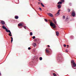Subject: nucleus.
<instances>
[{"label": "nucleus", "mask_w": 76, "mask_h": 76, "mask_svg": "<svg viewBox=\"0 0 76 76\" xmlns=\"http://www.w3.org/2000/svg\"><path fill=\"white\" fill-rule=\"evenodd\" d=\"M50 26H52V27H53V29H55V28H56V25H55V24H54V23L51 22L50 24Z\"/></svg>", "instance_id": "f257e3e1"}, {"label": "nucleus", "mask_w": 76, "mask_h": 76, "mask_svg": "<svg viewBox=\"0 0 76 76\" xmlns=\"http://www.w3.org/2000/svg\"><path fill=\"white\" fill-rule=\"evenodd\" d=\"M71 63L73 64H72V66H73V67H76V64H75V61H74L72 60L71 61Z\"/></svg>", "instance_id": "f03ea898"}, {"label": "nucleus", "mask_w": 76, "mask_h": 76, "mask_svg": "<svg viewBox=\"0 0 76 76\" xmlns=\"http://www.w3.org/2000/svg\"><path fill=\"white\" fill-rule=\"evenodd\" d=\"M75 13V11L74 10H73L72 12V15L73 16V17L75 16V15H76Z\"/></svg>", "instance_id": "7ed1b4c3"}, {"label": "nucleus", "mask_w": 76, "mask_h": 76, "mask_svg": "<svg viewBox=\"0 0 76 76\" xmlns=\"http://www.w3.org/2000/svg\"><path fill=\"white\" fill-rule=\"evenodd\" d=\"M60 10H59L57 12V13L56 14L55 16H58L59 15H60Z\"/></svg>", "instance_id": "20e7f679"}, {"label": "nucleus", "mask_w": 76, "mask_h": 76, "mask_svg": "<svg viewBox=\"0 0 76 76\" xmlns=\"http://www.w3.org/2000/svg\"><path fill=\"white\" fill-rule=\"evenodd\" d=\"M48 15H49L50 16V17H53V15L51 13H48Z\"/></svg>", "instance_id": "39448f33"}, {"label": "nucleus", "mask_w": 76, "mask_h": 76, "mask_svg": "<svg viewBox=\"0 0 76 76\" xmlns=\"http://www.w3.org/2000/svg\"><path fill=\"white\" fill-rule=\"evenodd\" d=\"M1 23L2 24V25H4L5 24V22H4V21H3V20H1Z\"/></svg>", "instance_id": "423d86ee"}, {"label": "nucleus", "mask_w": 76, "mask_h": 76, "mask_svg": "<svg viewBox=\"0 0 76 76\" xmlns=\"http://www.w3.org/2000/svg\"><path fill=\"white\" fill-rule=\"evenodd\" d=\"M18 26H23V25L22 23H20L18 24Z\"/></svg>", "instance_id": "0eeeda50"}, {"label": "nucleus", "mask_w": 76, "mask_h": 76, "mask_svg": "<svg viewBox=\"0 0 76 76\" xmlns=\"http://www.w3.org/2000/svg\"><path fill=\"white\" fill-rule=\"evenodd\" d=\"M2 28L3 29H6H6H7L6 28V27L5 26H4V25H3L2 26Z\"/></svg>", "instance_id": "6e6552de"}, {"label": "nucleus", "mask_w": 76, "mask_h": 76, "mask_svg": "<svg viewBox=\"0 0 76 76\" xmlns=\"http://www.w3.org/2000/svg\"><path fill=\"white\" fill-rule=\"evenodd\" d=\"M46 53H49L50 52H49V50H48L47 49H46Z\"/></svg>", "instance_id": "1a4fd4ad"}, {"label": "nucleus", "mask_w": 76, "mask_h": 76, "mask_svg": "<svg viewBox=\"0 0 76 76\" xmlns=\"http://www.w3.org/2000/svg\"><path fill=\"white\" fill-rule=\"evenodd\" d=\"M10 34H8L10 36V37H12V33H11V32H9Z\"/></svg>", "instance_id": "9d476101"}, {"label": "nucleus", "mask_w": 76, "mask_h": 76, "mask_svg": "<svg viewBox=\"0 0 76 76\" xmlns=\"http://www.w3.org/2000/svg\"><path fill=\"white\" fill-rule=\"evenodd\" d=\"M53 21L55 23V24H56V20L54 18H53Z\"/></svg>", "instance_id": "9b49d317"}, {"label": "nucleus", "mask_w": 76, "mask_h": 76, "mask_svg": "<svg viewBox=\"0 0 76 76\" xmlns=\"http://www.w3.org/2000/svg\"><path fill=\"white\" fill-rule=\"evenodd\" d=\"M57 7L58 9H60L61 8V5L60 4H59L58 5Z\"/></svg>", "instance_id": "f8f14e48"}, {"label": "nucleus", "mask_w": 76, "mask_h": 76, "mask_svg": "<svg viewBox=\"0 0 76 76\" xmlns=\"http://www.w3.org/2000/svg\"><path fill=\"white\" fill-rule=\"evenodd\" d=\"M6 31L7 32H10V30H8V29H7V28L6 29Z\"/></svg>", "instance_id": "ddd939ff"}, {"label": "nucleus", "mask_w": 76, "mask_h": 76, "mask_svg": "<svg viewBox=\"0 0 76 76\" xmlns=\"http://www.w3.org/2000/svg\"><path fill=\"white\" fill-rule=\"evenodd\" d=\"M56 35H57V36H58V35H59V33H58V32L57 31L56 33Z\"/></svg>", "instance_id": "4468645a"}, {"label": "nucleus", "mask_w": 76, "mask_h": 76, "mask_svg": "<svg viewBox=\"0 0 76 76\" xmlns=\"http://www.w3.org/2000/svg\"><path fill=\"white\" fill-rule=\"evenodd\" d=\"M15 19H18L19 18V17L18 16H15Z\"/></svg>", "instance_id": "2eb2a0df"}, {"label": "nucleus", "mask_w": 76, "mask_h": 76, "mask_svg": "<svg viewBox=\"0 0 76 76\" xmlns=\"http://www.w3.org/2000/svg\"><path fill=\"white\" fill-rule=\"evenodd\" d=\"M62 4V2L61 1H59L58 3V4Z\"/></svg>", "instance_id": "dca6fc26"}, {"label": "nucleus", "mask_w": 76, "mask_h": 76, "mask_svg": "<svg viewBox=\"0 0 76 76\" xmlns=\"http://www.w3.org/2000/svg\"><path fill=\"white\" fill-rule=\"evenodd\" d=\"M33 45L35 47V45H36V43H34Z\"/></svg>", "instance_id": "f3484780"}, {"label": "nucleus", "mask_w": 76, "mask_h": 76, "mask_svg": "<svg viewBox=\"0 0 76 76\" xmlns=\"http://www.w3.org/2000/svg\"><path fill=\"white\" fill-rule=\"evenodd\" d=\"M41 4V5L42 6V7H44V4H42V3H40Z\"/></svg>", "instance_id": "a211bd4d"}, {"label": "nucleus", "mask_w": 76, "mask_h": 76, "mask_svg": "<svg viewBox=\"0 0 76 76\" xmlns=\"http://www.w3.org/2000/svg\"><path fill=\"white\" fill-rule=\"evenodd\" d=\"M11 42H13V37H11Z\"/></svg>", "instance_id": "6ab92c4d"}, {"label": "nucleus", "mask_w": 76, "mask_h": 76, "mask_svg": "<svg viewBox=\"0 0 76 76\" xmlns=\"http://www.w3.org/2000/svg\"><path fill=\"white\" fill-rule=\"evenodd\" d=\"M40 60H42V58L41 57H40L39 58Z\"/></svg>", "instance_id": "aec40b11"}, {"label": "nucleus", "mask_w": 76, "mask_h": 76, "mask_svg": "<svg viewBox=\"0 0 76 76\" xmlns=\"http://www.w3.org/2000/svg\"><path fill=\"white\" fill-rule=\"evenodd\" d=\"M60 1H61V2H62V3H63V2H64V0H60Z\"/></svg>", "instance_id": "412c9836"}, {"label": "nucleus", "mask_w": 76, "mask_h": 76, "mask_svg": "<svg viewBox=\"0 0 76 76\" xmlns=\"http://www.w3.org/2000/svg\"><path fill=\"white\" fill-rule=\"evenodd\" d=\"M30 35H31V36H32V32H31L30 33Z\"/></svg>", "instance_id": "4be33fe9"}, {"label": "nucleus", "mask_w": 76, "mask_h": 76, "mask_svg": "<svg viewBox=\"0 0 76 76\" xmlns=\"http://www.w3.org/2000/svg\"><path fill=\"white\" fill-rule=\"evenodd\" d=\"M53 75L54 76H57V75H56V74L55 73H53Z\"/></svg>", "instance_id": "5701e85b"}, {"label": "nucleus", "mask_w": 76, "mask_h": 76, "mask_svg": "<svg viewBox=\"0 0 76 76\" xmlns=\"http://www.w3.org/2000/svg\"><path fill=\"white\" fill-rule=\"evenodd\" d=\"M63 19H65V16L64 15L63 16Z\"/></svg>", "instance_id": "b1692460"}, {"label": "nucleus", "mask_w": 76, "mask_h": 76, "mask_svg": "<svg viewBox=\"0 0 76 76\" xmlns=\"http://www.w3.org/2000/svg\"><path fill=\"white\" fill-rule=\"evenodd\" d=\"M58 59H58V60L59 61H60H60H61V59H60V57H58Z\"/></svg>", "instance_id": "393cba45"}, {"label": "nucleus", "mask_w": 76, "mask_h": 76, "mask_svg": "<svg viewBox=\"0 0 76 76\" xmlns=\"http://www.w3.org/2000/svg\"><path fill=\"white\" fill-rule=\"evenodd\" d=\"M45 22H47V20L46 19H45Z\"/></svg>", "instance_id": "a878e982"}, {"label": "nucleus", "mask_w": 76, "mask_h": 76, "mask_svg": "<svg viewBox=\"0 0 76 76\" xmlns=\"http://www.w3.org/2000/svg\"><path fill=\"white\" fill-rule=\"evenodd\" d=\"M32 38H33V39H35V36H33V37H32Z\"/></svg>", "instance_id": "bb28decb"}, {"label": "nucleus", "mask_w": 76, "mask_h": 76, "mask_svg": "<svg viewBox=\"0 0 76 76\" xmlns=\"http://www.w3.org/2000/svg\"><path fill=\"white\" fill-rule=\"evenodd\" d=\"M23 28H25V29H26V26H23Z\"/></svg>", "instance_id": "cd10ccee"}, {"label": "nucleus", "mask_w": 76, "mask_h": 76, "mask_svg": "<svg viewBox=\"0 0 76 76\" xmlns=\"http://www.w3.org/2000/svg\"><path fill=\"white\" fill-rule=\"evenodd\" d=\"M64 47H66V45L65 44H64Z\"/></svg>", "instance_id": "c85d7f7f"}, {"label": "nucleus", "mask_w": 76, "mask_h": 76, "mask_svg": "<svg viewBox=\"0 0 76 76\" xmlns=\"http://www.w3.org/2000/svg\"><path fill=\"white\" fill-rule=\"evenodd\" d=\"M31 48H30V47H29L28 48V50H31Z\"/></svg>", "instance_id": "c756f323"}, {"label": "nucleus", "mask_w": 76, "mask_h": 76, "mask_svg": "<svg viewBox=\"0 0 76 76\" xmlns=\"http://www.w3.org/2000/svg\"><path fill=\"white\" fill-rule=\"evenodd\" d=\"M65 51H66V52H67V53H68V51H67V50H65Z\"/></svg>", "instance_id": "7c9ffc66"}, {"label": "nucleus", "mask_w": 76, "mask_h": 76, "mask_svg": "<svg viewBox=\"0 0 76 76\" xmlns=\"http://www.w3.org/2000/svg\"><path fill=\"white\" fill-rule=\"evenodd\" d=\"M39 10H41V8H39Z\"/></svg>", "instance_id": "2f4dec72"}, {"label": "nucleus", "mask_w": 76, "mask_h": 76, "mask_svg": "<svg viewBox=\"0 0 76 76\" xmlns=\"http://www.w3.org/2000/svg\"><path fill=\"white\" fill-rule=\"evenodd\" d=\"M48 47H50V45H48Z\"/></svg>", "instance_id": "473e14b6"}, {"label": "nucleus", "mask_w": 76, "mask_h": 76, "mask_svg": "<svg viewBox=\"0 0 76 76\" xmlns=\"http://www.w3.org/2000/svg\"><path fill=\"white\" fill-rule=\"evenodd\" d=\"M70 12V10H69L68 11V12Z\"/></svg>", "instance_id": "72a5a7b5"}, {"label": "nucleus", "mask_w": 76, "mask_h": 76, "mask_svg": "<svg viewBox=\"0 0 76 76\" xmlns=\"http://www.w3.org/2000/svg\"><path fill=\"white\" fill-rule=\"evenodd\" d=\"M1 75V73H0V75Z\"/></svg>", "instance_id": "f704fd0d"}, {"label": "nucleus", "mask_w": 76, "mask_h": 76, "mask_svg": "<svg viewBox=\"0 0 76 76\" xmlns=\"http://www.w3.org/2000/svg\"><path fill=\"white\" fill-rule=\"evenodd\" d=\"M66 46H67V47H69V45H66Z\"/></svg>", "instance_id": "c9c22d12"}, {"label": "nucleus", "mask_w": 76, "mask_h": 76, "mask_svg": "<svg viewBox=\"0 0 76 76\" xmlns=\"http://www.w3.org/2000/svg\"><path fill=\"white\" fill-rule=\"evenodd\" d=\"M36 41H37V39H36L35 40Z\"/></svg>", "instance_id": "e433bc0d"}, {"label": "nucleus", "mask_w": 76, "mask_h": 76, "mask_svg": "<svg viewBox=\"0 0 76 76\" xmlns=\"http://www.w3.org/2000/svg\"><path fill=\"white\" fill-rule=\"evenodd\" d=\"M39 0V1H40V0Z\"/></svg>", "instance_id": "4c0bfd02"}, {"label": "nucleus", "mask_w": 76, "mask_h": 76, "mask_svg": "<svg viewBox=\"0 0 76 76\" xmlns=\"http://www.w3.org/2000/svg\"><path fill=\"white\" fill-rule=\"evenodd\" d=\"M66 19H67V18H66Z\"/></svg>", "instance_id": "58836bf2"}, {"label": "nucleus", "mask_w": 76, "mask_h": 76, "mask_svg": "<svg viewBox=\"0 0 76 76\" xmlns=\"http://www.w3.org/2000/svg\"><path fill=\"white\" fill-rule=\"evenodd\" d=\"M67 48H68V47H67Z\"/></svg>", "instance_id": "ea45409f"}]
</instances>
